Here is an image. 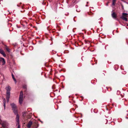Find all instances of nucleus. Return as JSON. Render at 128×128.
<instances>
[{
  "label": "nucleus",
  "instance_id": "dca6fc26",
  "mask_svg": "<svg viewBox=\"0 0 128 128\" xmlns=\"http://www.w3.org/2000/svg\"><path fill=\"white\" fill-rule=\"evenodd\" d=\"M40 122H42L41 121H40Z\"/></svg>",
  "mask_w": 128,
  "mask_h": 128
},
{
  "label": "nucleus",
  "instance_id": "f03ea898",
  "mask_svg": "<svg viewBox=\"0 0 128 128\" xmlns=\"http://www.w3.org/2000/svg\"><path fill=\"white\" fill-rule=\"evenodd\" d=\"M10 105L12 108V109L13 110L15 114H16L17 113V111L16 110V105L14 103H12L10 104Z\"/></svg>",
  "mask_w": 128,
  "mask_h": 128
},
{
  "label": "nucleus",
  "instance_id": "6e6552de",
  "mask_svg": "<svg viewBox=\"0 0 128 128\" xmlns=\"http://www.w3.org/2000/svg\"><path fill=\"white\" fill-rule=\"evenodd\" d=\"M19 116L18 114H17L16 115V120L17 122L18 123V124L19 123Z\"/></svg>",
  "mask_w": 128,
  "mask_h": 128
},
{
  "label": "nucleus",
  "instance_id": "39448f33",
  "mask_svg": "<svg viewBox=\"0 0 128 128\" xmlns=\"http://www.w3.org/2000/svg\"><path fill=\"white\" fill-rule=\"evenodd\" d=\"M112 17L114 19H116L117 17V15L115 12H112Z\"/></svg>",
  "mask_w": 128,
  "mask_h": 128
},
{
  "label": "nucleus",
  "instance_id": "9b49d317",
  "mask_svg": "<svg viewBox=\"0 0 128 128\" xmlns=\"http://www.w3.org/2000/svg\"><path fill=\"white\" fill-rule=\"evenodd\" d=\"M116 0H113L112 4L114 5L115 4Z\"/></svg>",
  "mask_w": 128,
  "mask_h": 128
},
{
  "label": "nucleus",
  "instance_id": "9d476101",
  "mask_svg": "<svg viewBox=\"0 0 128 128\" xmlns=\"http://www.w3.org/2000/svg\"><path fill=\"white\" fill-rule=\"evenodd\" d=\"M2 65H4V64H5V60L4 59V58H2Z\"/></svg>",
  "mask_w": 128,
  "mask_h": 128
},
{
  "label": "nucleus",
  "instance_id": "20e7f679",
  "mask_svg": "<svg viewBox=\"0 0 128 128\" xmlns=\"http://www.w3.org/2000/svg\"><path fill=\"white\" fill-rule=\"evenodd\" d=\"M128 15V14L126 13H123L122 16L121 18L122 20H125L126 21H127V19L126 18V16Z\"/></svg>",
  "mask_w": 128,
  "mask_h": 128
},
{
  "label": "nucleus",
  "instance_id": "f8f14e48",
  "mask_svg": "<svg viewBox=\"0 0 128 128\" xmlns=\"http://www.w3.org/2000/svg\"><path fill=\"white\" fill-rule=\"evenodd\" d=\"M12 78H13V79H14V81L15 82V83H16V80L15 79V78H14V76H13V75L12 74Z\"/></svg>",
  "mask_w": 128,
  "mask_h": 128
},
{
  "label": "nucleus",
  "instance_id": "ddd939ff",
  "mask_svg": "<svg viewBox=\"0 0 128 128\" xmlns=\"http://www.w3.org/2000/svg\"><path fill=\"white\" fill-rule=\"evenodd\" d=\"M2 58H0V62H2Z\"/></svg>",
  "mask_w": 128,
  "mask_h": 128
},
{
  "label": "nucleus",
  "instance_id": "7ed1b4c3",
  "mask_svg": "<svg viewBox=\"0 0 128 128\" xmlns=\"http://www.w3.org/2000/svg\"><path fill=\"white\" fill-rule=\"evenodd\" d=\"M23 93L22 91H21L20 92L19 98V102L20 104H21L22 103L23 100Z\"/></svg>",
  "mask_w": 128,
  "mask_h": 128
},
{
  "label": "nucleus",
  "instance_id": "f257e3e1",
  "mask_svg": "<svg viewBox=\"0 0 128 128\" xmlns=\"http://www.w3.org/2000/svg\"><path fill=\"white\" fill-rule=\"evenodd\" d=\"M6 99L7 102H9L10 97V91L11 89V88L10 86H8L6 88Z\"/></svg>",
  "mask_w": 128,
  "mask_h": 128
},
{
  "label": "nucleus",
  "instance_id": "2eb2a0df",
  "mask_svg": "<svg viewBox=\"0 0 128 128\" xmlns=\"http://www.w3.org/2000/svg\"><path fill=\"white\" fill-rule=\"evenodd\" d=\"M18 128H20V126L19 125H18Z\"/></svg>",
  "mask_w": 128,
  "mask_h": 128
},
{
  "label": "nucleus",
  "instance_id": "0eeeda50",
  "mask_svg": "<svg viewBox=\"0 0 128 128\" xmlns=\"http://www.w3.org/2000/svg\"><path fill=\"white\" fill-rule=\"evenodd\" d=\"M32 124V122H29L28 124L27 127L29 128H30Z\"/></svg>",
  "mask_w": 128,
  "mask_h": 128
},
{
  "label": "nucleus",
  "instance_id": "423d86ee",
  "mask_svg": "<svg viewBox=\"0 0 128 128\" xmlns=\"http://www.w3.org/2000/svg\"><path fill=\"white\" fill-rule=\"evenodd\" d=\"M0 53L2 54L4 57L6 56V55L2 50L0 49Z\"/></svg>",
  "mask_w": 128,
  "mask_h": 128
},
{
  "label": "nucleus",
  "instance_id": "4468645a",
  "mask_svg": "<svg viewBox=\"0 0 128 128\" xmlns=\"http://www.w3.org/2000/svg\"><path fill=\"white\" fill-rule=\"evenodd\" d=\"M6 50H7L8 52H9V50L8 49V48H6Z\"/></svg>",
  "mask_w": 128,
  "mask_h": 128
},
{
  "label": "nucleus",
  "instance_id": "f3484780",
  "mask_svg": "<svg viewBox=\"0 0 128 128\" xmlns=\"http://www.w3.org/2000/svg\"><path fill=\"white\" fill-rule=\"evenodd\" d=\"M127 26H128V24L127 25Z\"/></svg>",
  "mask_w": 128,
  "mask_h": 128
},
{
  "label": "nucleus",
  "instance_id": "1a4fd4ad",
  "mask_svg": "<svg viewBox=\"0 0 128 128\" xmlns=\"http://www.w3.org/2000/svg\"><path fill=\"white\" fill-rule=\"evenodd\" d=\"M3 102L4 106V110L6 108V100L4 98L3 100Z\"/></svg>",
  "mask_w": 128,
  "mask_h": 128
}]
</instances>
